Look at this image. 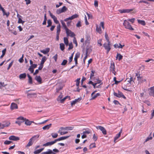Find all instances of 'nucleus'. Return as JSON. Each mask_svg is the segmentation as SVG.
<instances>
[{"mask_svg":"<svg viewBox=\"0 0 154 154\" xmlns=\"http://www.w3.org/2000/svg\"><path fill=\"white\" fill-rule=\"evenodd\" d=\"M55 143H56L55 141V140H54V141L48 142L44 144L43 145V146H51V145L54 144Z\"/></svg>","mask_w":154,"mask_h":154,"instance_id":"ddd939ff","label":"nucleus"},{"mask_svg":"<svg viewBox=\"0 0 154 154\" xmlns=\"http://www.w3.org/2000/svg\"><path fill=\"white\" fill-rule=\"evenodd\" d=\"M82 100V97H80L78 98V99H75V101L76 103L77 102H79Z\"/></svg>","mask_w":154,"mask_h":154,"instance_id":"052dcab7","label":"nucleus"},{"mask_svg":"<svg viewBox=\"0 0 154 154\" xmlns=\"http://www.w3.org/2000/svg\"><path fill=\"white\" fill-rule=\"evenodd\" d=\"M60 22L62 25L64 29H65L66 31V30H68V29L67 28L65 23L63 21V20H61Z\"/></svg>","mask_w":154,"mask_h":154,"instance_id":"c85d7f7f","label":"nucleus"},{"mask_svg":"<svg viewBox=\"0 0 154 154\" xmlns=\"http://www.w3.org/2000/svg\"><path fill=\"white\" fill-rule=\"evenodd\" d=\"M39 137V135H36L33 136L31 139H32V141L34 142L36 139V138H38Z\"/></svg>","mask_w":154,"mask_h":154,"instance_id":"473e14b6","label":"nucleus"},{"mask_svg":"<svg viewBox=\"0 0 154 154\" xmlns=\"http://www.w3.org/2000/svg\"><path fill=\"white\" fill-rule=\"evenodd\" d=\"M67 10V8L66 6H64L61 9H58L57 10L56 13L59 14H60L66 11Z\"/></svg>","mask_w":154,"mask_h":154,"instance_id":"39448f33","label":"nucleus"},{"mask_svg":"<svg viewBox=\"0 0 154 154\" xmlns=\"http://www.w3.org/2000/svg\"><path fill=\"white\" fill-rule=\"evenodd\" d=\"M118 97L119 98L122 97L124 99L126 98L125 97L123 94H122V92H120V91H118Z\"/></svg>","mask_w":154,"mask_h":154,"instance_id":"a878e982","label":"nucleus"},{"mask_svg":"<svg viewBox=\"0 0 154 154\" xmlns=\"http://www.w3.org/2000/svg\"><path fill=\"white\" fill-rule=\"evenodd\" d=\"M67 62V61L66 60H63L61 64V65L62 66H64L66 64Z\"/></svg>","mask_w":154,"mask_h":154,"instance_id":"de8ad7c7","label":"nucleus"},{"mask_svg":"<svg viewBox=\"0 0 154 154\" xmlns=\"http://www.w3.org/2000/svg\"><path fill=\"white\" fill-rule=\"evenodd\" d=\"M93 139L94 142L96 141L97 139V136L95 134H94Z\"/></svg>","mask_w":154,"mask_h":154,"instance_id":"8fccbe9b","label":"nucleus"},{"mask_svg":"<svg viewBox=\"0 0 154 154\" xmlns=\"http://www.w3.org/2000/svg\"><path fill=\"white\" fill-rule=\"evenodd\" d=\"M51 16H52V17H51L53 19L54 23L57 24L59 23V21L57 20V17L54 15Z\"/></svg>","mask_w":154,"mask_h":154,"instance_id":"cd10ccee","label":"nucleus"},{"mask_svg":"<svg viewBox=\"0 0 154 154\" xmlns=\"http://www.w3.org/2000/svg\"><path fill=\"white\" fill-rule=\"evenodd\" d=\"M3 123L5 125V127H8L10 125V122L9 121L4 122Z\"/></svg>","mask_w":154,"mask_h":154,"instance_id":"c9c22d12","label":"nucleus"},{"mask_svg":"<svg viewBox=\"0 0 154 154\" xmlns=\"http://www.w3.org/2000/svg\"><path fill=\"white\" fill-rule=\"evenodd\" d=\"M24 122L25 124L27 125H30L32 122H33L30 121L28 119H26V118Z\"/></svg>","mask_w":154,"mask_h":154,"instance_id":"b1692460","label":"nucleus"},{"mask_svg":"<svg viewBox=\"0 0 154 154\" xmlns=\"http://www.w3.org/2000/svg\"><path fill=\"white\" fill-rule=\"evenodd\" d=\"M123 24L126 28L130 30H134L133 28L132 27L129 23L126 20H125L124 21Z\"/></svg>","mask_w":154,"mask_h":154,"instance_id":"f03ea898","label":"nucleus"},{"mask_svg":"<svg viewBox=\"0 0 154 154\" xmlns=\"http://www.w3.org/2000/svg\"><path fill=\"white\" fill-rule=\"evenodd\" d=\"M17 120L15 122V123L18 124L19 125H20L23 122L26 120V118L22 116H20L18 117Z\"/></svg>","mask_w":154,"mask_h":154,"instance_id":"f257e3e1","label":"nucleus"},{"mask_svg":"<svg viewBox=\"0 0 154 154\" xmlns=\"http://www.w3.org/2000/svg\"><path fill=\"white\" fill-rule=\"evenodd\" d=\"M41 152V151L39 149H38L34 152V153L35 154H38Z\"/></svg>","mask_w":154,"mask_h":154,"instance_id":"13d9d810","label":"nucleus"},{"mask_svg":"<svg viewBox=\"0 0 154 154\" xmlns=\"http://www.w3.org/2000/svg\"><path fill=\"white\" fill-rule=\"evenodd\" d=\"M47 23H48V25L47 26V27H48L51 26L52 23L50 20H48Z\"/></svg>","mask_w":154,"mask_h":154,"instance_id":"a19ab883","label":"nucleus"},{"mask_svg":"<svg viewBox=\"0 0 154 154\" xmlns=\"http://www.w3.org/2000/svg\"><path fill=\"white\" fill-rule=\"evenodd\" d=\"M27 93V96L29 98H32V96L36 95L37 94L34 93Z\"/></svg>","mask_w":154,"mask_h":154,"instance_id":"5701e85b","label":"nucleus"},{"mask_svg":"<svg viewBox=\"0 0 154 154\" xmlns=\"http://www.w3.org/2000/svg\"><path fill=\"white\" fill-rule=\"evenodd\" d=\"M96 31H97L99 32L100 33H101V29L100 26H99V27H98L97 26L96 27Z\"/></svg>","mask_w":154,"mask_h":154,"instance_id":"a18cd8bd","label":"nucleus"},{"mask_svg":"<svg viewBox=\"0 0 154 154\" xmlns=\"http://www.w3.org/2000/svg\"><path fill=\"white\" fill-rule=\"evenodd\" d=\"M9 139L10 140L17 141L20 140V138L18 137H16L14 135H12L10 136Z\"/></svg>","mask_w":154,"mask_h":154,"instance_id":"9b49d317","label":"nucleus"},{"mask_svg":"<svg viewBox=\"0 0 154 154\" xmlns=\"http://www.w3.org/2000/svg\"><path fill=\"white\" fill-rule=\"evenodd\" d=\"M13 62L12 61L9 64V65L8 66L7 68V69L8 70L10 68V67L12 66L13 65Z\"/></svg>","mask_w":154,"mask_h":154,"instance_id":"69168bd1","label":"nucleus"},{"mask_svg":"<svg viewBox=\"0 0 154 154\" xmlns=\"http://www.w3.org/2000/svg\"><path fill=\"white\" fill-rule=\"evenodd\" d=\"M88 53V49H87L86 51V53L85 54V56L83 59V62H84V63H85V60H86V58H87Z\"/></svg>","mask_w":154,"mask_h":154,"instance_id":"79ce46f5","label":"nucleus"},{"mask_svg":"<svg viewBox=\"0 0 154 154\" xmlns=\"http://www.w3.org/2000/svg\"><path fill=\"white\" fill-rule=\"evenodd\" d=\"M148 91L149 95L154 97V86L150 87L148 89Z\"/></svg>","mask_w":154,"mask_h":154,"instance_id":"1a4fd4ad","label":"nucleus"},{"mask_svg":"<svg viewBox=\"0 0 154 154\" xmlns=\"http://www.w3.org/2000/svg\"><path fill=\"white\" fill-rule=\"evenodd\" d=\"M62 130H60V129H59V130L58 131V133H60L61 135H64L65 134H66L68 132L67 131H65L64 132H62Z\"/></svg>","mask_w":154,"mask_h":154,"instance_id":"58836bf2","label":"nucleus"},{"mask_svg":"<svg viewBox=\"0 0 154 154\" xmlns=\"http://www.w3.org/2000/svg\"><path fill=\"white\" fill-rule=\"evenodd\" d=\"M96 147V144L95 143L91 144L90 145V148L91 149L93 148H95Z\"/></svg>","mask_w":154,"mask_h":154,"instance_id":"37998d69","label":"nucleus"},{"mask_svg":"<svg viewBox=\"0 0 154 154\" xmlns=\"http://www.w3.org/2000/svg\"><path fill=\"white\" fill-rule=\"evenodd\" d=\"M66 31L67 35H69L72 37L75 36L74 33L69 29H68V30H66Z\"/></svg>","mask_w":154,"mask_h":154,"instance_id":"9d476101","label":"nucleus"},{"mask_svg":"<svg viewBox=\"0 0 154 154\" xmlns=\"http://www.w3.org/2000/svg\"><path fill=\"white\" fill-rule=\"evenodd\" d=\"M95 73V71L93 70H92L91 72V75L90 76V78L91 79L94 76V74Z\"/></svg>","mask_w":154,"mask_h":154,"instance_id":"5fc2aeb1","label":"nucleus"},{"mask_svg":"<svg viewBox=\"0 0 154 154\" xmlns=\"http://www.w3.org/2000/svg\"><path fill=\"white\" fill-rule=\"evenodd\" d=\"M46 60V57L45 56H44L42 58L40 64H42L43 65L44 63L45 62Z\"/></svg>","mask_w":154,"mask_h":154,"instance_id":"2f4dec72","label":"nucleus"},{"mask_svg":"<svg viewBox=\"0 0 154 154\" xmlns=\"http://www.w3.org/2000/svg\"><path fill=\"white\" fill-rule=\"evenodd\" d=\"M122 132V129L120 131L119 133L117 134L116 136L115 137L114 139V142H116V141L119 137L121 136V133Z\"/></svg>","mask_w":154,"mask_h":154,"instance_id":"2eb2a0df","label":"nucleus"},{"mask_svg":"<svg viewBox=\"0 0 154 154\" xmlns=\"http://www.w3.org/2000/svg\"><path fill=\"white\" fill-rule=\"evenodd\" d=\"M26 77V73L21 74L20 75L19 78L20 79H23Z\"/></svg>","mask_w":154,"mask_h":154,"instance_id":"412c9836","label":"nucleus"},{"mask_svg":"<svg viewBox=\"0 0 154 154\" xmlns=\"http://www.w3.org/2000/svg\"><path fill=\"white\" fill-rule=\"evenodd\" d=\"M60 26L59 24L57 27V34H60Z\"/></svg>","mask_w":154,"mask_h":154,"instance_id":"c756f323","label":"nucleus"},{"mask_svg":"<svg viewBox=\"0 0 154 154\" xmlns=\"http://www.w3.org/2000/svg\"><path fill=\"white\" fill-rule=\"evenodd\" d=\"M63 40L65 44L66 45H68V38L66 37H64Z\"/></svg>","mask_w":154,"mask_h":154,"instance_id":"4c0bfd02","label":"nucleus"},{"mask_svg":"<svg viewBox=\"0 0 154 154\" xmlns=\"http://www.w3.org/2000/svg\"><path fill=\"white\" fill-rule=\"evenodd\" d=\"M35 79L40 84L42 83V78L39 75H36L35 77Z\"/></svg>","mask_w":154,"mask_h":154,"instance_id":"dca6fc26","label":"nucleus"},{"mask_svg":"<svg viewBox=\"0 0 154 154\" xmlns=\"http://www.w3.org/2000/svg\"><path fill=\"white\" fill-rule=\"evenodd\" d=\"M80 78H78L75 80V81L76 82V85L77 87H78L79 86V83H80Z\"/></svg>","mask_w":154,"mask_h":154,"instance_id":"c03bdc74","label":"nucleus"},{"mask_svg":"<svg viewBox=\"0 0 154 154\" xmlns=\"http://www.w3.org/2000/svg\"><path fill=\"white\" fill-rule=\"evenodd\" d=\"M136 76H137V80L138 81V83H141L143 82V79L142 77L140 76V74L137 73Z\"/></svg>","mask_w":154,"mask_h":154,"instance_id":"0eeeda50","label":"nucleus"},{"mask_svg":"<svg viewBox=\"0 0 154 154\" xmlns=\"http://www.w3.org/2000/svg\"><path fill=\"white\" fill-rule=\"evenodd\" d=\"M69 137V136H65V137H60V138H59L55 140V142L57 141H59L61 140H64L68 138Z\"/></svg>","mask_w":154,"mask_h":154,"instance_id":"4468645a","label":"nucleus"},{"mask_svg":"<svg viewBox=\"0 0 154 154\" xmlns=\"http://www.w3.org/2000/svg\"><path fill=\"white\" fill-rule=\"evenodd\" d=\"M3 15H6L7 17H8V16L9 15V12H8L6 13V12H5V11L4 12H3Z\"/></svg>","mask_w":154,"mask_h":154,"instance_id":"4d7b16f0","label":"nucleus"},{"mask_svg":"<svg viewBox=\"0 0 154 154\" xmlns=\"http://www.w3.org/2000/svg\"><path fill=\"white\" fill-rule=\"evenodd\" d=\"M5 125L3 124V123H1V125L0 126V129H3L5 127Z\"/></svg>","mask_w":154,"mask_h":154,"instance_id":"680f3d73","label":"nucleus"},{"mask_svg":"<svg viewBox=\"0 0 154 154\" xmlns=\"http://www.w3.org/2000/svg\"><path fill=\"white\" fill-rule=\"evenodd\" d=\"M69 98V99H70V97L69 96H66L65 97H64V98H63V99L61 100H60V103H63L64 101L67 99V98Z\"/></svg>","mask_w":154,"mask_h":154,"instance_id":"e433bc0d","label":"nucleus"},{"mask_svg":"<svg viewBox=\"0 0 154 154\" xmlns=\"http://www.w3.org/2000/svg\"><path fill=\"white\" fill-rule=\"evenodd\" d=\"M110 45V42H107V43H105L103 45V46L106 50L107 54L109 53L111 49Z\"/></svg>","mask_w":154,"mask_h":154,"instance_id":"7ed1b4c3","label":"nucleus"},{"mask_svg":"<svg viewBox=\"0 0 154 154\" xmlns=\"http://www.w3.org/2000/svg\"><path fill=\"white\" fill-rule=\"evenodd\" d=\"M6 51V48L4 49V50H3L2 51V54L0 57V58L1 59L4 56L5 54Z\"/></svg>","mask_w":154,"mask_h":154,"instance_id":"f704fd0d","label":"nucleus"},{"mask_svg":"<svg viewBox=\"0 0 154 154\" xmlns=\"http://www.w3.org/2000/svg\"><path fill=\"white\" fill-rule=\"evenodd\" d=\"M96 127L97 129L100 130L103 134L106 135L107 134L106 131L104 127L101 126H98Z\"/></svg>","mask_w":154,"mask_h":154,"instance_id":"20e7f679","label":"nucleus"},{"mask_svg":"<svg viewBox=\"0 0 154 154\" xmlns=\"http://www.w3.org/2000/svg\"><path fill=\"white\" fill-rule=\"evenodd\" d=\"M78 16H79L78 14H75L72 15L70 17L66 18L64 19V20L66 22L69 20H72L75 18H76L78 17Z\"/></svg>","mask_w":154,"mask_h":154,"instance_id":"423d86ee","label":"nucleus"},{"mask_svg":"<svg viewBox=\"0 0 154 154\" xmlns=\"http://www.w3.org/2000/svg\"><path fill=\"white\" fill-rule=\"evenodd\" d=\"M96 91H94V92H93L91 94V96L92 97L91 98V100H94V99H95V98H96L97 97L100 96V94L99 93H97L96 95H95L94 96H93V95L94 94L95 92Z\"/></svg>","mask_w":154,"mask_h":154,"instance_id":"f3484780","label":"nucleus"},{"mask_svg":"<svg viewBox=\"0 0 154 154\" xmlns=\"http://www.w3.org/2000/svg\"><path fill=\"white\" fill-rule=\"evenodd\" d=\"M28 70L31 72L32 73L33 72L34 69L33 68L32 66H30L29 68V69Z\"/></svg>","mask_w":154,"mask_h":154,"instance_id":"0e129e2a","label":"nucleus"},{"mask_svg":"<svg viewBox=\"0 0 154 154\" xmlns=\"http://www.w3.org/2000/svg\"><path fill=\"white\" fill-rule=\"evenodd\" d=\"M50 50L49 48H46L45 50H41L40 52L44 54H46L49 52Z\"/></svg>","mask_w":154,"mask_h":154,"instance_id":"aec40b11","label":"nucleus"},{"mask_svg":"<svg viewBox=\"0 0 154 154\" xmlns=\"http://www.w3.org/2000/svg\"><path fill=\"white\" fill-rule=\"evenodd\" d=\"M115 69V64L114 62L111 63L110 67V71H111Z\"/></svg>","mask_w":154,"mask_h":154,"instance_id":"393cba45","label":"nucleus"},{"mask_svg":"<svg viewBox=\"0 0 154 154\" xmlns=\"http://www.w3.org/2000/svg\"><path fill=\"white\" fill-rule=\"evenodd\" d=\"M33 142L32 141V139H30L29 142L28 143V144L26 146V147H28L31 146H32L33 143Z\"/></svg>","mask_w":154,"mask_h":154,"instance_id":"bb28decb","label":"nucleus"},{"mask_svg":"<svg viewBox=\"0 0 154 154\" xmlns=\"http://www.w3.org/2000/svg\"><path fill=\"white\" fill-rule=\"evenodd\" d=\"M51 135L53 138H55L57 137L58 134L57 133H52Z\"/></svg>","mask_w":154,"mask_h":154,"instance_id":"ea45409f","label":"nucleus"},{"mask_svg":"<svg viewBox=\"0 0 154 154\" xmlns=\"http://www.w3.org/2000/svg\"><path fill=\"white\" fill-rule=\"evenodd\" d=\"M60 49L63 51L64 50L65 48V45L63 43H61L60 44Z\"/></svg>","mask_w":154,"mask_h":154,"instance_id":"72a5a7b5","label":"nucleus"},{"mask_svg":"<svg viewBox=\"0 0 154 154\" xmlns=\"http://www.w3.org/2000/svg\"><path fill=\"white\" fill-rule=\"evenodd\" d=\"M105 37L107 42H110V41H109V39L108 38V36L106 33L105 34Z\"/></svg>","mask_w":154,"mask_h":154,"instance_id":"bf43d9fd","label":"nucleus"},{"mask_svg":"<svg viewBox=\"0 0 154 154\" xmlns=\"http://www.w3.org/2000/svg\"><path fill=\"white\" fill-rule=\"evenodd\" d=\"M63 97V95L61 94H60L58 97L57 99V100L58 101H60V102L61 100L62 99V98Z\"/></svg>","mask_w":154,"mask_h":154,"instance_id":"864d4df0","label":"nucleus"},{"mask_svg":"<svg viewBox=\"0 0 154 154\" xmlns=\"http://www.w3.org/2000/svg\"><path fill=\"white\" fill-rule=\"evenodd\" d=\"M53 58L54 59L55 61L56 62L57 58V54H55L53 57Z\"/></svg>","mask_w":154,"mask_h":154,"instance_id":"774afa93","label":"nucleus"},{"mask_svg":"<svg viewBox=\"0 0 154 154\" xmlns=\"http://www.w3.org/2000/svg\"><path fill=\"white\" fill-rule=\"evenodd\" d=\"M51 124H50L49 125H47L43 127L42 129L44 130H48L51 127Z\"/></svg>","mask_w":154,"mask_h":154,"instance_id":"4be33fe9","label":"nucleus"},{"mask_svg":"<svg viewBox=\"0 0 154 154\" xmlns=\"http://www.w3.org/2000/svg\"><path fill=\"white\" fill-rule=\"evenodd\" d=\"M47 151L48 154H56L55 152H53L50 149H48Z\"/></svg>","mask_w":154,"mask_h":154,"instance_id":"09e8293b","label":"nucleus"},{"mask_svg":"<svg viewBox=\"0 0 154 154\" xmlns=\"http://www.w3.org/2000/svg\"><path fill=\"white\" fill-rule=\"evenodd\" d=\"M133 10L132 9H123L119 10V11L121 13H128Z\"/></svg>","mask_w":154,"mask_h":154,"instance_id":"6e6552de","label":"nucleus"},{"mask_svg":"<svg viewBox=\"0 0 154 154\" xmlns=\"http://www.w3.org/2000/svg\"><path fill=\"white\" fill-rule=\"evenodd\" d=\"M119 57L118 58L119 60L120 61L123 58V56L121 55L120 54H119Z\"/></svg>","mask_w":154,"mask_h":154,"instance_id":"e2e57ef3","label":"nucleus"},{"mask_svg":"<svg viewBox=\"0 0 154 154\" xmlns=\"http://www.w3.org/2000/svg\"><path fill=\"white\" fill-rule=\"evenodd\" d=\"M68 45L69 46V47L68 49V50H70L73 48V46L72 44V42L70 43L69 44H68Z\"/></svg>","mask_w":154,"mask_h":154,"instance_id":"49530a36","label":"nucleus"},{"mask_svg":"<svg viewBox=\"0 0 154 154\" xmlns=\"http://www.w3.org/2000/svg\"><path fill=\"white\" fill-rule=\"evenodd\" d=\"M12 142L11 141L6 140L5 141L4 143L5 144L8 145L10 144Z\"/></svg>","mask_w":154,"mask_h":154,"instance_id":"3c124183","label":"nucleus"},{"mask_svg":"<svg viewBox=\"0 0 154 154\" xmlns=\"http://www.w3.org/2000/svg\"><path fill=\"white\" fill-rule=\"evenodd\" d=\"M23 55L22 57L19 59V61L20 62L22 63L23 62Z\"/></svg>","mask_w":154,"mask_h":154,"instance_id":"338daca9","label":"nucleus"},{"mask_svg":"<svg viewBox=\"0 0 154 154\" xmlns=\"http://www.w3.org/2000/svg\"><path fill=\"white\" fill-rule=\"evenodd\" d=\"M80 56V53L79 52H78L76 54H75V57L74 58V60L75 61V63L76 65L78 63H77V59Z\"/></svg>","mask_w":154,"mask_h":154,"instance_id":"f8f14e48","label":"nucleus"},{"mask_svg":"<svg viewBox=\"0 0 154 154\" xmlns=\"http://www.w3.org/2000/svg\"><path fill=\"white\" fill-rule=\"evenodd\" d=\"M137 20L139 23L140 24L143 26H145L146 25V23L144 21L140 20Z\"/></svg>","mask_w":154,"mask_h":154,"instance_id":"7c9ffc66","label":"nucleus"},{"mask_svg":"<svg viewBox=\"0 0 154 154\" xmlns=\"http://www.w3.org/2000/svg\"><path fill=\"white\" fill-rule=\"evenodd\" d=\"M11 109H17L18 106L17 104L14 103H12L11 104Z\"/></svg>","mask_w":154,"mask_h":154,"instance_id":"6ab92c4d","label":"nucleus"},{"mask_svg":"<svg viewBox=\"0 0 154 154\" xmlns=\"http://www.w3.org/2000/svg\"><path fill=\"white\" fill-rule=\"evenodd\" d=\"M28 82L29 84H32V77L29 78Z\"/></svg>","mask_w":154,"mask_h":154,"instance_id":"6e6d98bb","label":"nucleus"},{"mask_svg":"<svg viewBox=\"0 0 154 154\" xmlns=\"http://www.w3.org/2000/svg\"><path fill=\"white\" fill-rule=\"evenodd\" d=\"M73 42L74 44H75L76 47H77L78 45V44L75 37H74L73 39Z\"/></svg>","mask_w":154,"mask_h":154,"instance_id":"603ef678","label":"nucleus"},{"mask_svg":"<svg viewBox=\"0 0 154 154\" xmlns=\"http://www.w3.org/2000/svg\"><path fill=\"white\" fill-rule=\"evenodd\" d=\"M73 129V128L72 127H61L60 128V130H72Z\"/></svg>","mask_w":154,"mask_h":154,"instance_id":"a211bd4d","label":"nucleus"}]
</instances>
